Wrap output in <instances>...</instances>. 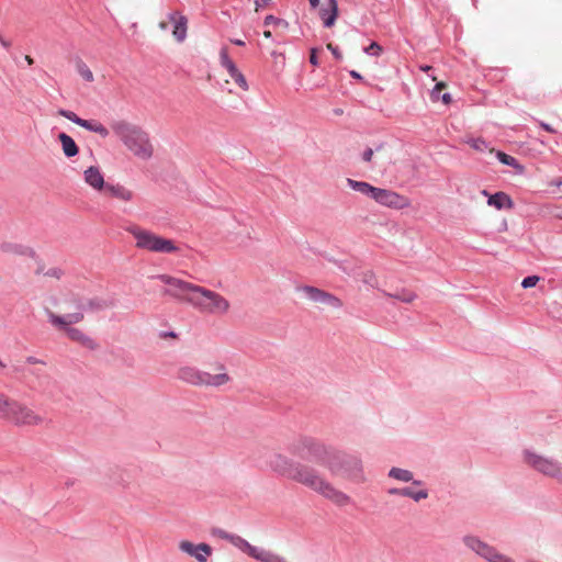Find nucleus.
<instances>
[{"label":"nucleus","instance_id":"53","mask_svg":"<svg viewBox=\"0 0 562 562\" xmlns=\"http://www.w3.org/2000/svg\"><path fill=\"white\" fill-rule=\"evenodd\" d=\"M233 43L236 44V45H239V46L245 45V42L241 41V40H235V41H233Z\"/></svg>","mask_w":562,"mask_h":562},{"label":"nucleus","instance_id":"9","mask_svg":"<svg viewBox=\"0 0 562 562\" xmlns=\"http://www.w3.org/2000/svg\"><path fill=\"white\" fill-rule=\"evenodd\" d=\"M524 462L535 471L562 483V464L550 457L525 450Z\"/></svg>","mask_w":562,"mask_h":562},{"label":"nucleus","instance_id":"54","mask_svg":"<svg viewBox=\"0 0 562 562\" xmlns=\"http://www.w3.org/2000/svg\"><path fill=\"white\" fill-rule=\"evenodd\" d=\"M263 36H265L266 38H270V37L272 36V34H271V32H270V31H265V32H263Z\"/></svg>","mask_w":562,"mask_h":562},{"label":"nucleus","instance_id":"12","mask_svg":"<svg viewBox=\"0 0 562 562\" xmlns=\"http://www.w3.org/2000/svg\"><path fill=\"white\" fill-rule=\"evenodd\" d=\"M373 200L386 207L403 210L411 206V200L395 191L378 188Z\"/></svg>","mask_w":562,"mask_h":562},{"label":"nucleus","instance_id":"25","mask_svg":"<svg viewBox=\"0 0 562 562\" xmlns=\"http://www.w3.org/2000/svg\"><path fill=\"white\" fill-rule=\"evenodd\" d=\"M229 542L233 546H235L236 548H238L239 550H241L244 553H246L247 555H249L254 559L256 558V555L260 549L255 546H251L247 540H245L241 537L236 536V535H235V537L229 538Z\"/></svg>","mask_w":562,"mask_h":562},{"label":"nucleus","instance_id":"48","mask_svg":"<svg viewBox=\"0 0 562 562\" xmlns=\"http://www.w3.org/2000/svg\"><path fill=\"white\" fill-rule=\"evenodd\" d=\"M401 488H390L389 494L390 495H400Z\"/></svg>","mask_w":562,"mask_h":562},{"label":"nucleus","instance_id":"8","mask_svg":"<svg viewBox=\"0 0 562 562\" xmlns=\"http://www.w3.org/2000/svg\"><path fill=\"white\" fill-rule=\"evenodd\" d=\"M127 232L135 239V247L138 249L157 254H175L179 251V247L172 239L165 238L148 229L132 226Z\"/></svg>","mask_w":562,"mask_h":562},{"label":"nucleus","instance_id":"2","mask_svg":"<svg viewBox=\"0 0 562 562\" xmlns=\"http://www.w3.org/2000/svg\"><path fill=\"white\" fill-rule=\"evenodd\" d=\"M86 303L79 294L68 292L58 299L57 311H47L46 314L55 329L63 333L68 339L93 350L98 347L95 340L82 329L74 326L85 319Z\"/></svg>","mask_w":562,"mask_h":562},{"label":"nucleus","instance_id":"39","mask_svg":"<svg viewBox=\"0 0 562 562\" xmlns=\"http://www.w3.org/2000/svg\"><path fill=\"white\" fill-rule=\"evenodd\" d=\"M271 0H255V11L258 12L260 8L268 5Z\"/></svg>","mask_w":562,"mask_h":562},{"label":"nucleus","instance_id":"44","mask_svg":"<svg viewBox=\"0 0 562 562\" xmlns=\"http://www.w3.org/2000/svg\"><path fill=\"white\" fill-rule=\"evenodd\" d=\"M0 45L3 46L4 48H10L11 47V42L5 40L1 34H0Z\"/></svg>","mask_w":562,"mask_h":562},{"label":"nucleus","instance_id":"30","mask_svg":"<svg viewBox=\"0 0 562 562\" xmlns=\"http://www.w3.org/2000/svg\"><path fill=\"white\" fill-rule=\"evenodd\" d=\"M77 71L87 82H92L94 80L92 71L83 61H79L77 64Z\"/></svg>","mask_w":562,"mask_h":562},{"label":"nucleus","instance_id":"7","mask_svg":"<svg viewBox=\"0 0 562 562\" xmlns=\"http://www.w3.org/2000/svg\"><path fill=\"white\" fill-rule=\"evenodd\" d=\"M189 304L207 315L225 316L232 311V302L220 292L199 285Z\"/></svg>","mask_w":562,"mask_h":562},{"label":"nucleus","instance_id":"37","mask_svg":"<svg viewBox=\"0 0 562 562\" xmlns=\"http://www.w3.org/2000/svg\"><path fill=\"white\" fill-rule=\"evenodd\" d=\"M366 52L379 55L382 52V48L378 43L373 42L366 48Z\"/></svg>","mask_w":562,"mask_h":562},{"label":"nucleus","instance_id":"33","mask_svg":"<svg viewBox=\"0 0 562 562\" xmlns=\"http://www.w3.org/2000/svg\"><path fill=\"white\" fill-rule=\"evenodd\" d=\"M389 296L395 297L405 303H412L416 299V294L409 291H402L396 294H387Z\"/></svg>","mask_w":562,"mask_h":562},{"label":"nucleus","instance_id":"47","mask_svg":"<svg viewBox=\"0 0 562 562\" xmlns=\"http://www.w3.org/2000/svg\"><path fill=\"white\" fill-rule=\"evenodd\" d=\"M46 379H47L46 375H38V378H37V386H42ZM32 386L36 387V385H32Z\"/></svg>","mask_w":562,"mask_h":562},{"label":"nucleus","instance_id":"17","mask_svg":"<svg viewBox=\"0 0 562 562\" xmlns=\"http://www.w3.org/2000/svg\"><path fill=\"white\" fill-rule=\"evenodd\" d=\"M179 549L190 557L195 558L199 562H207L209 557L212 554V548L209 544H194L188 540L180 541Z\"/></svg>","mask_w":562,"mask_h":562},{"label":"nucleus","instance_id":"4","mask_svg":"<svg viewBox=\"0 0 562 562\" xmlns=\"http://www.w3.org/2000/svg\"><path fill=\"white\" fill-rule=\"evenodd\" d=\"M112 130L136 158L149 160L154 156V145L150 137L140 127L119 121L112 124Z\"/></svg>","mask_w":562,"mask_h":562},{"label":"nucleus","instance_id":"55","mask_svg":"<svg viewBox=\"0 0 562 562\" xmlns=\"http://www.w3.org/2000/svg\"><path fill=\"white\" fill-rule=\"evenodd\" d=\"M420 69L425 72L431 69V66H422Z\"/></svg>","mask_w":562,"mask_h":562},{"label":"nucleus","instance_id":"5","mask_svg":"<svg viewBox=\"0 0 562 562\" xmlns=\"http://www.w3.org/2000/svg\"><path fill=\"white\" fill-rule=\"evenodd\" d=\"M324 464L335 476H341L356 483L366 482L362 461L341 451L326 452Z\"/></svg>","mask_w":562,"mask_h":562},{"label":"nucleus","instance_id":"34","mask_svg":"<svg viewBox=\"0 0 562 562\" xmlns=\"http://www.w3.org/2000/svg\"><path fill=\"white\" fill-rule=\"evenodd\" d=\"M539 281H540V277H538V276H529V277H526L521 281V286L524 289L533 288V286H536L538 284Z\"/></svg>","mask_w":562,"mask_h":562},{"label":"nucleus","instance_id":"50","mask_svg":"<svg viewBox=\"0 0 562 562\" xmlns=\"http://www.w3.org/2000/svg\"><path fill=\"white\" fill-rule=\"evenodd\" d=\"M308 2H310V5H311L312 8H316V7H318V5H319V2H321V1H319V0H308Z\"/></svg>","mask_w":562,"mask_h":562},{"label":"nucleus","instance_id":"21","mask_svg":"<svg viewBox=\"0 0 562 562\" xmlns=\"http://www.w3.org/2000/svg\"><path fill=\"white\" fill-rule=\"evenodd\" d=\"M487 204L495 207L496 210H512L514 202L512 198L505 192H496L495 194L488 195Z\"/></svg>","mask_w":562,"mask_h":562},{"label":"nucleus","instance_id":"40","mask_svg":"<svg viewBox=\"0 0 562 562\" xmlns=\"http://www.w3.org/2000/svg\"><path fill=\"white\" fill-rule=\"evenodd\" d=\"M373 157V150L371 148H367L362 154V159L367 162L371 161Z\"/></svg>","mask_w":562,"mask_h":562},{"label":"nucleus","instance_id":"45","mask_svg":"<svg viewBox=\"0 0 562 562\" xmlns=\"http://www.w3.org/2000/svg\"><path fill=\"white\" fill-rule=\"evenodd\" d=\"M550 184L561 189V193H562V178H558V179L552 180L550 182Z\"/></svg>","mask_w":562,"mask_h":562},{"label":"nucleus","instance_id":"23","mask_svg":"<svg viewBox=\"0 0 562 562\" xmlns=\"http://www.w3.org/2000/svg\"><path fill=\"white\" fill-rule=\"evenodd\" d=\"M105 190L111 196L125 202H128L134 198L133 191L121 184H106Z\"/></svg>","mask_w":562,"mask_h":562},{"label":"nucleus","instance_id":"42","mask_svg":"<svg viewBox=\"0 0 562 562\" xmlns=\"http://www.w3.org/2000/svg\"><path fill=\"white\" fill-rule=\"evenodd\" d=\"M48 276L59 279L63 274L60 269L54 268L47 272Z\"/></svg>","mask_w":562,"mask_h":562},{"label":"nucleus","instance_id":"58","mask_svg":"<svg viewBox=\"0 0 562 562\" xmlns=\"http://www.w3.org/2000/svg\"><path fill=\"white\" fill-rule=\"evenodd\" d=\"M482 193H483L484 195H488V194H487V192H486V190H483V191H482Z\"/></svg>","mask_w":562,"mask_h":562},{"label":"nucleus","instance_id":"6","mask_svg":"<svg viewBox=\"0 0 562 562\" xmlns=\"http://www.w3.org/2000/svg\"><path fill=\"white\" fill-rule=\"evenodd\" d=\"M177 376L187 384L206 387H220L232 380L226 367L222 363L216 366V372L213 374L193 366H183L178 369Z\"/></svg>","mask_w":562,"mask_h":562},{"label":"nucleus","instance_id":"35","mask_svg":"<svg viewBox=\"0 0 562 562\" xmlns=\"http://www.w3.org/2000/svg\"><path fill=\"white\" fill-rule=\"evenodd\" d=\"M263 23H265V25H270V24H276V25L283 24L284 26L288 25V22L279 19V18H276L274 15H267L265 18Z\"/></svg>","mask_w":562,"mask_h":562},{"label":"nucleus","instance_id":"24","mask_svg":"<svg viewBox=\"0 0 562 562\" xmlns=\"http://www.w3.org/2000/svg\"><path fill=\"white\" fill-rule=\"evenodd\" d=\"M347 184L352 190H355L357 192H360L361 194L370 196L372 199H373V196H374V194L376 192V189H378L376 187H373V186H371L368 182L357 181V180H353V179H350V178L347 179Z\"/></svg>","mask_w":562,"mask_h":562},{"label":"nucleus","instance_id":"10","mask_svg":"<svg viewBox=\"0 0 562 562\" xmlns=\"http://www.w3.org/2000/svg\"><path fill=\"white\" fill-rule=\"evenodd\" d=\"M463 543L475 554L487 562H515L510 557L501 553L495 547L482 541L474 536L463 537Z\"/></svg>","mask_w":562,"mask_h":562},{"label":"nucleus","instance_id":"29","mask_svg":"<svg viewBox=\"0 0 562 562\" xmlns=\"http://www.w3.org/2000/svg\"><path fill=\"white\" fill-rule=\"evenodd\" d=\"M400 495L413 498L415 502H419L428 497V493L426 490L414 491L411 487L401 488Z\"/></svg>","mask_w":562,"mask_h":562},{"label":"nucleus","instance_id":"13","mask_svg":"<svg viewBox=\"0 0 562 562\" xmlns=\"http://www.w3.org/2000/svg\"><path fill=\"white\" fill-rule=\"evenodd\" d=\"M301 292L307 300L318 304L326 305L334 310L341 308L344 305L342 301L339 297L315 286L305 285L301 288Z\"/></svg>","mask_w":562,"mask_h":562},{"label":"nucleus","instance_id":"11","mask_svg":"<svg viewBox=\"0 0 562 562\" xmlns=\"http://www.w3.org/2000/svg\"><path fill=\"white\" fill-rule=\"evenodd\" d=\"M157 279L169 285V288L165 291L166 294L188 304L189 297L194 296L195 290L199 286L198 284L187 282L169 274H159Z\"/></svg>","mask_w":562,"mask_h":562},{"label":"nucleus","instance_id":"1","mask_svg":"<svg viewBox=\"0 0 562 562\" xmlns=\"http://www.w3.org/2000/svg\"><path fill=\"white\" fill-rule=\"evenodd\" d=\"M267 467L277 474L304 485L336 506L345 507L351 497L330 483L317 469L294 461L281 452H271L266 460Z\"/></svg>","mask_w":562,"mask_h":562},{"label":"nucleus","instance_id":"15","mask_svg":"<svg viewBox=\"0 0 562 562\" xmlns=\"http://www.w3.org/2000/svg\"><path fill=\"white\" fill-rule=\"evenodd\" d=\"M170 25H172L173 37L178 42L183 41L187 36V18L179 14L178 12H173L168 15V20L161 21L159 23V27L164 31L167 30Z\"/></svg>","mask_w":562,"mask_h":562},{"label":"nucleus","instance_id":"32","mask_svg":"<svg viewBox=\"0 0 562 562\" xmlns=\"http://www.w3.org/2000/svg\"><path fill=\"white\" fill-rule=\"evenodd\" d=\"M465 143L477 151H483L488 148L486 142L482 138H468Z\"/></svg>","mask_w":562,"mask_h":562},{"label":"nucleus","instance_id":"51","mask_svg":"<svg viewBox=\"0 0 562 562\" xmlns=\"http://www.w3.org/2000/svg\"><path fill=\"white\" fill-rule=\"evenodd\" d=\"M350 75H351V77H353V78L361 79L360 74H358V72H357V71H355V70L350 71Z\"/></svg>","mask_w":562,"mask_h":562},{"label":"nucleus","instance_id":"38","mask_svg":"<svg viewBox=\"0 0 562 562\" xmlns=\"http://www.w3.org/2000/svg\"><path fill=\"white\" fill-rule=\"evenodd\" d=\"M327 48L333 53V55L337 58V59H341L342 58V55L341 53L339 52V49L334 46L331 43H328L327 44Z\"/></svg>","mask_w":562,"mask_h":562},{"label":"nucleus","instance_id":"27","mask_svg":"<svg viewBox=\"0 0 562 562\" xmlns=\"http://www.w3.org/2000/svg\"><path fill=\"white\" fill-rule=\"evenodd\" d=\"M255 559L261 562H288L282 555L263 549H259Z\"/></svg>","mask_w":562,"mask_h":562},{"label":"nucleus","instance_id":"19","mask_svg":"<svg viewBox=\"0 0 562 562\" xmlns=\"http://www.w3.org/2000/svg\"><path fill=\"white\" fill-rule=\"evenodd\" d=\"M85 182L97 191L105 189V181L101 170L91 166L83 172Z\"/></svg>","mask_w":562,"mask_h":562},{"label":"nucleus","instance_id":"18","mask_svg":"<svg viewBox=\"0 0 562 562\" xmlns=\"http://www.w3.org/2000/svg\"><path fill=\"white\" fill-rule=\"evenodd\" d=\"M222 66L227 70L229 77L241 88L244 91L248 90V83L245 76L238 70L234 61L228 57L227 50L222 49L221 52Z\"/></svg>","mask_w":562,"mask_h":562},{"label":"nucleus","instance_id":"52","mask_svg":"<svg viewBox=\"0 0 562 562\" xmlns=\"http://www.w3.org/2000/svg\"><path fill=\"white\" fill-rule=\"evenodd\" d=\"M25 60L29 65H33V63H34L33 58L29 55L25 56Z\"/></svg>","mask_w":562,"mask_h":562},{"label":"nucleus","instance_id":"57","mask_svg":"<svg viewBox=\"0 0 562 562\" xmlns=\"http://www.w3.org/2000/svg\"><path fill=\"white\" fill-rule=\"evenodd\" d=\"M413 484H414V485H420V484H422V482H420V481H413Z\"/></svg>","mask_w":562,"mask_h":562},{"label":"nucleus","instance_id":"49","mask_svg":"<svg viewBox=\"0 0 562 562\" xmlns=\"http://www.w3.org/2000/svg\"><path fill=\"white\" fill-rule=\"evenodd\" d=\"M27 363H33V364L38 363V364L44 366V362L38 361V360H35L34 358H29V359H27Z\"/></svg>","mask_w":562,"mask_h":562},{"label":"nucleus","instance_id":"43","mask_svg":"<svg viewBox=\"0 0 562 562\" xmlns=\"http://www.w3.org/2000/svg\"><path fill=\"white\" fill-rule=\"evenodd\" d=\"M215 535H217L220 538L225 539V540H228V541H229V538L235 537V535H229V533H227V532H226V531H224V530H217V531L215 532Z\"/></svg>","mask_w":562,"mask_h":562},{"label":"nucleus","instance_id":"3","mask_svg":"<svg viewBox=\"0 0 562 562\" xmlns=\"http://www.w3.org/2000/svg\"><path fill=\"white\" fill-rule=\"evenodd\" d=\"M0 419L20 428H36L48 419L26 403L0 392Z\"/></svg>","mask_w":562,"mask_h":562},{"label":"nucleus","instance_id":"16","mask_svg":"<svg viewBox=\"0 0 562 562\" xmlns=\"http://www.w3.org/2000/svg\"><path fill=\"white\" fill-rule=\"evenodd\" d=\"M321 446L311 438H299L290 443L289 451L300 459H307L312 452H317Z\"/></svg>","mask_w":562,"mask_h":562},{"label":"nucleus","instance_id":"26","mask_svg":"<svg viewBox=\"0 0 562 562\" xmlns=\"http://www.w3.org/2000/svg\"><path fill=\"white\" fill-rule=\"evenodd\" d=\"M446 89V83L445 82H438L434 90L431 91V100L434 102L438 101V100H441L445 104H450L452 102V98H451V94L450 93H443L441 94V91Z\"/></svg>","mask_w":562,"mask_h":562},{"label":"nucleus","instance_id":"56","mask_svg":"<svg viewBox=\"0 0 562 562\" xmlns=\"http://www.w3.org/2000/svg\"><path fill=\"white\" fill-rule=\"evenodd\" d=\"M5 363L0 359V370H3L5 369Z\"/></svg>","mask_w":562,"mask_h":562},{"label":"nucleus","instance_id":"31","mask_svg":"<svg viewBox=\"0 0 562 562\" xmlns=\"http://www.w3.org/2000/svg\"><path fill=\"white\" fill-rule=\"evenodd\" d=\"M496 157L498 158V160L502 164H504L506 166H510V167H514V168L519 167L517 160L514 157H512V156H509V155H507V154H505L503 151H496Z\"/></svg>","mask_w":562,"mask_h":562},{"label":"nucleus","instance_id":"28","mask_svg":"<svg viewBox=\"0 0 562 562\" xmlns=\"http://www.w3.org/2000/svg\"><path fill=\"white\" fill-rule=\"evenodd\" d=\"M389 476L401 481V482H411L413 481V473L408 470L401 469V468H392L389 471Z\"/></svg>","mask_w":562,"mask_h":562},{"label":"nucleus","instance_id":"20","mask_svg":"<svg viewBox=\"0 0 562 562\" xmlns=\"http://www.w3.org/2000/svg\"><path fill=\"white\" fill-rule=\"evenodd\" d=\"M319 16L326 27H331L338 16V4L336 0H327V7L319 10Z\"/></svg>","mask_w":562,"mask_h":562},{"label":"nucleus","instance_id":"36","mask_svg":"<svg viewBox=\"0 0 562 562\" xmlns=\"http://www.w3.org/2000/svg\"><path fill=\"white\" fill-rule=\"evenodd\" d=\"M363 281L373 288L378 286V280L373 272L366 273Z\"/></svg>","mask_w":562,"mask_h":562},{"label":"nucleus","instance_id":"46","mask_svg":"<svg viewBox=\"0 0 562 562\" xmlns=\"http://www.w3.org/2000/svg\"><path fill=\"white\" fill-rule=\"evenodd\" d=\"M541 127L544 128L549 133H555V130L551 125L546 124L543 122L541 123Z\"/></svg>","mask_w":562,"mask_h":562},{"label":"nucleus","instance_id":"41","mask_svg":"<svg viewBox=\"0 0 562 562\" xmlns=\"http://www.w3.org/2000/svg\"><path fill=\"white\" fill-rule=\"evenodd\" d=\"M316 53H317V49H316V48H313V49L311 50V56H310V61H311V64H312V65H314V66H317V65H318V59H317V55H316Z\"/></svg>","mask_w":562,"mask_h":562},{"label":"nucleus","instance_id":"14","mask_svg":"<svg viewBox=\"0 0 562 562\" xmlns=\"http://www.w3.org/2000/svg\"><path fill=\"white\" fill-rule=\"evenodd\" d=\"M58 115L66 117L67 120L74 122L75 124L90 132L99 134L103 138L109 135V130L100 122L93 120H83L79 117L76 113L63 109L58 111Z\"/></svg>","mask_w":562,"mask_h":562},{"label":"nucleus","instance_id":"22","mask_svg":"<svg viewBox=\"0 0 562 562\" xmlns=\"http://www.w3.org/2000/svg\"><path fill=\"white\" fill-rule=\"evenodd\" d=\"M58 140L60 142L63 153L66 157L71 158L79 153L76 142L66 133L58 134Z\"/></svg>","mask_w":562,"mask_h":562}]
</instances>
